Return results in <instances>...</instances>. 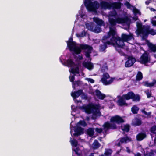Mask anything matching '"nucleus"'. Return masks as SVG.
I'll list each match as a JSON object with an SVG mask.
<instances>
[{
	"label": "nucleus",
	"instance_id": "7ed1b4c3",
	"mask_svg": "<svg viewBox=\"0 0 156 156\" xmlns=\"http://www.w3.org/2000/svg\"><path fill=\"white\" fill-rule=\"evenodd\" d=\"M111 37L106 40H103L102 39L103 44H101L100 45L99 50L101 51H104L107 48V45H113L115 47V43L114 41H112L111 40Z\"/></svg>",
	"mask_w": 156,
	"mask_h": 156
},
{
	"label": "nucleus",
	"instance_id": "9d476101",
	"mask_svg": "<svg viewBox=\"0 0 156 156\" xmlns=\"http://www.w3.org/2000/svg\"><path fill=\"white\" fill-rule=\"evenodd\" d=\"M139 62L142 64H145L150 62L148 55L146 53H144L139 59Z\"/></svg>",
	"mask_w": 156,
	"mask_h": 156
},
{
	"label": "nucleus",
	"instance_id": "0eeeda50",
	"mask_svg": "<svg viewBox=\"0 0 156 156\" xmlns=\"http://www.w3.org/2000/svg\"><path fill=\"white\" fill-rule=\"evenodd\" d=\"M136 61V58L132 56H129L127 58V60L125 63L126 67H129L133 65Z\"/></svg>",
	"mask_w": 156,
	"mask_h": 156
},
{
	"label": "nucleus",
	"instance_id": "e433bc0d",
	"mask_svg": "<svg viewBox=\"0 0 156 156\" xmlns=\"http://www.w3.org/2000/svg\"><path fill=\"white\" fill-rule=\"evenodd\" d=\"M82 126L83 127L87 126V124L84 120H80L77 123V126Z\"/></svg>",
	"mask_w": 156,
	"mask_h": 156
},
{
	"label": "nucleus",
	"instance_id": "4be33fe9",
	"mask_svg": "<svg viewBox=\"0 0 156 156\" xmlns=\"http://www.w3.org/2000/svg\"><path fill=\"white\" fill-rule=\"evenodd\" d=\"M109 22L111 26L109 27V28L110 27L113 28L112 27L115 26L117 23H118V22L117 21V18L115 20L112 18H109Z\"/></svg>",
	"mask_w": 156,
	"mask_h": 156
},
{
	"label": "nucleus",
	"instance_id": "a878e982",
	"mask_svg": "<svg viewBox=\"0 0 156 156\" xmlns=\"http://www.w3.org/2000/svg\"><path fill=\"white\" fill-rule=\"evenodd\" d=\"M94 129L92 128H89L87 129V134L89 136L92 137L94 133Z\"/></svg>",
	"mask_w": 156,
	"mask_h": 156
},
{
	"label": "nucleus",
	"instance_id": "dca6fc26",
	"mask_svg": "<svg viewBox=\"0 0 156 156\" xmlns=\"http://www.w3.org/2000/svg\"><path fill=\"white\" fill-rule=\"evenodd\" d=\"M118 23H127L129 21V19L126 16L123 18H117Z\"/></svg>",
	"mask_w": 156,
	"mask_h": 156
},
{
	"label": "nucleus",
	"instance_id": "0e129e2a",
	"mask_svg": "<svg viewBox=\"0 0 156 156\" xmlns=\"http://www.w3.org/2000/svg\"><path fill=\"white\" fill-rule=\"evenodd\" d=\"M151 113V112H147V115H147V116H150Z\"/></svg>",
	"mask_w": 156,
	"mask_h": 156
},
{
	"label": "nucleus",
	"instance_id": "393cba45",
	"mask_svg": "<svg viewBox=\"0 0 156 156\" xmlns=\"http://www.w3.org/2000/svg\"><path fill=\"white\" fill-rule=\"evenodd\" d=\"M131 99L133 101H139L140 99V98L139 94H135L133 92Z\"/></svg>",
	"mask_w": 156,
	"mask_h": 156
},
{
	"label": "nucleus",
	"instance_id": "774afa93",
	"mask_svg": "<svg viewBox=\"0 0 156 156\" xmlns=\"http://www.w3.org/2000/svg\"><path fill=\"white\" fill-rule=\"evenodd\" d=\"M117 145L118 146H120V143H119L117 144Z\"/></svg>",
	"mask_w": 156,
	"mask_h": 156
},
{
	"label": "nucleus",
	"instance_id": "72a5a7b5",
	"mask_svg": "<svg viewBox=\"0 0 156 156\" xmlns=\"http://www.w3.org/2000/svg\"><path fill=\"white\" fill-rule=\"evenodd\" d=\"M139 109L138 107L136 105H134L131 108V111L133 114H136Z\"/></svg>",
	"mask_w": 156,
	"mask_h": 156
},
{
	"label": "nucleus",
	"instance_id": "13d9d810",
	"mask_svg": "<svg viewBox=\"0 0 156 156\" xmlns=\"http://www.w3.org/2000/svg\"><path fill=\"white\" fill-rule=\"evenodd\" d=\"M126 151L128 153H130L131 152V151L129 148L128 147H126Z\"/></svg>",
	"mask_w": 156,
	"mask_h": 156
},
{
	"label": "nucleus",
	"instance_id": "a18cd8bd",
	"mask_svg": "<svg viewBox=\"0 0 156 156\" xmlns=\"http://www.w3.org/2000/svg\"><path fill=\"white\" fill-rule=\"evenodd\" d=\"M96 133H97L99 134L103 132V129L102 128H96L95 129Z\"/></svg>",
	"mask_w": 156,
	"mask_h": 156
},
{
	"label": "nucleus",
	"instance_id": "4c0bfd02",
	"mask_svg": "<svg viewBox=\"0 0 156 156\" xmlns=\"http://www.w3.org/2000/svg\"><path fill=\"white\" fill-rule=\"evenodd\" d=\"M112 152V150L111 149H108L105 151L104 154L106 156H109Z\"/></svg>",
	"mask_w": 156,
	"mask_h": 156
},
{
	"label": "nucleus",
	"instance_id": "f3484780",
	"mask_svg": "<svg viewBox=\"0 0 156 156\" xmlns=\"http://www.w3.org/2000/svg\"><path fill=\"white\" fill-rule=\"evenodd\" d=\"M143 85L144 86L149 87H151L154 86V85L156 83V80L155 79L153 80L152 82L149 83L147 81L143 82Z\"/></svg>",
	"mask_w": 156,
	"mask_h": 156
},
{
	"label": "nucleus",
	"instance_id": "6ab92c4d",
	"mask_svg": "<svg viewBox=\"0 0 156 156\" xmlns=\"http://www.w3.org/2000/svg\"><path fill=\"white\" fill-rule=\"evenodd\" d=\"M83 66L89 70H92L93 68V63L89 62H83L82 63Z\"/></svg>",
	"mask_w": 156,
	"mask_h": 156
},
{
	"label": "nucleus",
	"instance_id": "bb28decb",
	"mask_svg": "<svg viewBox=\"0 0 156 156\" xmlns=\"http://www.w3.org/2000/svg\"><path fill=\"white\" fill-rule=\"evenodd\" d=\"M148 45L151 52H156V46L155 45L151 43H149L148 44Z\"/></svg>",
	"mask_w": 156,
	"mask_h": 156
},
{
	"label": "nucleus",
	"instance_id": "b1692460",
	"mask_svg": "<svg viewBox=\"0 0 156 156\" xmlns=\"http://www.w3.org/2000/svg\"><path fill=\"white\" fill-rule=\"evenodd\" d=\"M133 92L132 91L129 92L126 94H123L122 96L126 100H129L131 99Z\"/></svg>",
	"mask_w": 156,
	"mask_h": 156
},
{
	"label": "nucleus",
	"instance_id": "aec40b11",
	"mask_svg": "<svg viewBox=\"0 0 156 156\" xmlns=\"http://www.w3.org/2000/svg\"><path fill=\"white\" fill-rule=\"evenodd\" d=\"M94 21L98 26H101L104 25V23L103 21L100 19L98 17H94L93 18Z\"/></svg>",
	"mask_w": 156,
	"mask_h": 156
},
{
	"label": "nucleus",
	"instance_id": "c9c22d12",
	"mask_svg": "<svg viewBox=\"0 0 156 156\" xmlns=\"http://www.w3.org/2000/svg\"><path fill=\"white\" fill-rule=\"evenodd\" d=\"M136 26L138 29V34H140V32L139 30H140L143 29V26H142V24L141 23L137 22L136 23Z\"/></svg>",
	"mask_w": 156,
	"mask_h": 156
},
{
	"label": "nucleus",
	"instance_id": "864d4df0",
	"mask_svg": "<svg viewBox=\"0 0 156 156\" xmlns=\"http://www.w3.org/2000/svg\"><path fill=\"white\" fill-rule=\"evenodd\" d=\"M70 81L71 82H73L75 79V77L74 76H69V77Z\"/></svg>",
	"mask_w": 156,
	"mask_h": 156
},
{
	"label": "nucleus",
	"instance_id": "2f4dec72",
	"mask_svg": "<svg viewBox=\"0 0 156 156\" xmlns=\"http://www.w3.org/2000/svg\"><path fill=\"white\" fill-rule=\"evenodd\" d=\"M130 126L128 124L124 125L123 127L122 128V130L124 132H128L130 130Z\"/></svg>",
	"mask_w": 156,
	"mask_h": 156
},
{
	"label": "nucleus",
	"instance_id": "4468645a",
	"mask_svg": "<svg viewBox=\"0 0 156 156\" xmlns=\"http://www.w3.org/2000/svg\"><path fill=\"white\" fill-rule=\"evenodd\" d=\"M122 3L120 2H111V9H118L121 7Z\"/></svg>",
	"mask_w": 156,
	"mask_h": 156
},
{
	"label": "nucleus",
	"instance_id": "a211bd4d",
	"mask_svg": "<svg viewBox=\"0 0 156 156\" xmlns=\"http://www.w3.org/2000/svg\"><path fill=\"white\" fill-rule=\"evenodd\" d=\"M95 92L96 95L100 99L103 100L106 97L105 94H102L98 89H96L95 90Z\"/></svg>",
	"mask_w": 156,
	"mask_h": 156
},
{
	"label": "nucleus",
	"instance_id": "f03ea898",
	"mask_svg": "<svg viewBox=\"0 0 156 156\" xmlns=\"http://www.w3.org/2000/svg\"><path fill=\"white\" fill-rule=\"evenodd\" d=\"M86 113L89 114L92 113V118L94 119L98 114L100 113L98 105L93 104H89L83 107Z\"/></svg>",
	"mask_w": 156,
	"mask_h": 156
},
{
	"label": "nucleus",
	"instance_id": "c85d7f7f",
	"mask_svg": "<svg viewBox=\"0 0 156 156\" xmlns=\"http://www.w3.org/2000/svg\"><path fill=\"white\" fill-rule=\"evenodd\" d=\"M93 148L94 149H97L100 146V144L99 143L97 140H94L93 143Z\"/></svg>",
	"mask_w": 156,
	"mask_h": 156
},
{
	"label": "nucleus",
	"instance_id": "ea45409f",
	"mask_svg": "<svg viewBox=\"0 0 156 156\" xmlns=\"http://www.w3.org/2000/svg\"><path fill=\"white\" fill-rule=\"evenodd\" d=\"M145 92L148 98H149L151 97V91L149 89H147L145 91Z\"/></svg>",
	"mask_w": 156,
	"mask_h": 156
},
{
	"label": "nucleus",
	"instance_id": "49530a36",
	"mask_svg": "<svg viewBox=\"0 0 156 156\" xmlns=\"http://www.w3.org/2000/svg\"><path fill=\"white\" fill-rule=\"evenodd\" d=\"M95 33H99L101 32L102 30L101 28L99 27H96L94 30Z\"/></svg>",
	"mask_w": 156,
	"mask_h": 156
},
{
	"label": "nucleus",
	"instance_id": "c756f323",
	"mask_svg": "<svg viewBox=\"0 0 156 156\" xmlns=\"http://www.w3.org/2000/svg\"><path fill=\"white\" fill-rule=\"evenodd\" d=\"M143 78V74L140 71H138L136 76V80L140 81Z\"/></svg>",
	"mask_w": 156,
	"mask_h": 156
},
{
	"label": "nucleus",
	"instance_id": "680f3d73",
	"mask_svg": "<svg viewBox=\"0 0 156 156\" xmlns=\"http://www.w3.org/2000/svg\"><path fill=\"white\" fill-rule=\"evenodd\" d=\"M133 20H134L135 21H136V20H138V18L137 16H135V17H133Z\"/></svg>",
	"mask_w": 156,
	"mask_h": 156
},
{
	"label": "nucleus",
	"instance_id": "cd10ccee",
	"mask_svg": "<svg viewBox=\"0 0 156 156\" xmlns=\"http://www.w3.org/2000/svg\"><path fill=\"white\" fill-rule=\"evenodd\" d=\"M110 77L108 73H104L103 75V77L101 79V80L103 83L107 82V79Z\"/></svg>",
	"mask_w": 156,
	"mask_h": 156
},
{
	"label": "nucleus",
	"instance_id": "09e8293b",
	"mask_svg": "<svg viewBox=\"0 0 156 156\" xmlns=\"http://www.w3.org/2000/svg\"><path fill=\"white\" fill-rule=\"evenodd\" d=\"M117 15V13L115 11H113L111 12L110 15L112 17H114Z\"/></svg>",
	"mask_w": 156,
	"mask_h": 156
},
{
	"label": "nucleus",
	"instance_id": "de8ad7c7",
	"mask_svg": "<svg viewBox=\"0 0 156 156\" xmlns=\"http://www.w3.org/2000/svg\"><path fill=\"white\" fill-rule=\"evenodd\" d=\"M149 34H150L152 35H155L156 34V31L153 29H151L150 30Z\"/></svg>",
	"mask_w": 156,
	"mask_h": 156
},
{
	"label": "nucleus",
	"instance_id": "79ce46f5",
	"mask_svg": "<svg viewBox=\"0 0 156 156\" xmlns=\"http://www.w3.org/2000/svg\"><path fill=\"white\" fill-rule=\"evenodd\" d=\"M142 124V121L141 120L139 119H136L135 125L136 126H140Z\"/></svg>",
	"mask_w": 156,
	"mask_h": 156
},
{
	"label": "nucleus",
	"instance_id": "37998d69",
	"mask_svg": "<svg viewBox=\"0 0 156 156\" xmlns=\"http://www.w3.org/2000/svg\"><path fill=\"white\" fill-rule=\"evenodd\" d=\"M71 144L72 145L76 147L77 146L78 142V141L75 140H73L71 141Z\"/></svg>",
	"mask_w": 156,
	"mask_h": 156
},
{
	"label": "nucleus",
	"instance_id": "2eb2a0df",
	"mask_svg": "<svg viewBox=\"0 0 156 156\" xmlns=\"http://www.w3.org/2000/svg\"><path fill=\"white\" fill-rule=\"evenodd\" d=\"M103 127V130L104 131L103 132V133L104 134V137H105V134L108 130L110 129V123L107 122H105L102 126Z\"/></svg>",
	"mask_w": 156,
	"mask_h": 156
},
{
	"label": "nucleus",
	"instance_id": "20e7f679",
	"mask_svg": "<svg viewBox=\"0 0 156 156\" xmlns=\"http://www.w3.org/2000/svg\"><path fill=\"white\" fill-rule=\"evenodd\" d=\"M83 93V90L81 89L78 90L76 91L72 92L71 93V96L73 98V100L77 104L79 103H81L82 101L81 100H78L76 98L78 97Z\"/></svg>",
	"mask_w": 156,
	"mask_h": 156
},
{
	"label": "nucleus",
	"instance_id": "338daca9",
	"mask_svg": "<svg viewBox=\"0 0 156 156\" xmlns=\"http://www.w3.org/2000/svg\"><path fill=\"white\" fill-rule=\"evenodd\" d=\"M94 153H91L90 154V155H89V156H94Z\"/></svg>",
	"mask_w": 156,
	"mask_h": 156
},
{
	"label": "nucleus",
	"instance_id": "423d86ee",
	"mask_svg": "<svg viewBox=\"0 0 156 156\" xmlns=\"http://www.w3.org/2000/svg\"><path fill=\"white\" fill-rule=\"evenodd\" d=\"M150 27L149 26L146 27L145 25L143 26V29L140 30H139L140 34H142V38L145 39L148 36L150 31Z\"/></svg>",
	"mask_w": 156,
	"mask_h": 156
},
{
	"label": "nucleus",
	"instance_id": "f8f14e48",
	"mask_svg": "<svg viewBox=\"0 0 156 156\" xmlns=\"http://www.w3.org/2000/svg\"><path fill=\"white\" fill-rule=\"evenodd\" d=\"M118 98H119L117 101L118 105L120 106H127L128 104L126 102L125 99L122 96H118Z\"/></svg>",
	"mask_w": 156,
	"mask_h": 156
},
{
	"label": "nucleus",
	"instance_id": "58836bf2",
	"mask_svg": "<svg viewBox=\"0 0 156 156\" xmlns=\"http://www.w3.org/2000/svg\"><path fill=\"white\" fill-rule=\"evenodd\" d=\"M150 131L152 133L156 134V125L151 127L150 128Z\"/></svg>",
	"mask_w": 156,
	"mask_h": 156
},
{
	"label": "nucleus",
	"instance_id": "f704fd0d",
	"mask_svg": "<svg viewBox=\"0 0 156 156\" xmlns=\"http://www.w3.org/2000/svg\"><path fill=\"white\" fill-rule=\"evenodd\" d=\"M131 140L128 136H124L120 139V141L122 143H126L128 141H130Z\"/></svg>",
	"mask_w": 156,
	"mask_h": 156
},
{
	"label": "nucleus",
	"instance_id": "69168bd1",
	"mask_svg": "<svg viewBox=\"0 0 156 156\" xmlns=\"http://www.w3.org/2000/svg\"><path fill=\"white\" fill-rule=\"evenodd\" d=\"M141 154L140 153H138L136 155H135V156H141Z\"/></svg>",
	"mask_w": 156,
	"mask_h": 156
},
{
	"label": "nucleus",
	"instance_id": "9b49d317",
	"mask_svg": "<svg viewBox=\"0 0 156 156\" xmlns=\"http://www.w3.org/2000/svg\"><path fill=\"white\" fill-rule=\"evenodd\" d=\"M111 2L102 1L100 2V6L101 9H111Z\"/></svg>",
	"mask_w": 156,
	"mask_h": 156
},
{
	"label": "nucleus",
	"instance_id": "473e14b6",
	"mask_svg": "<svg viewBox=\"0 0 156 156\" xmlns=\"http://www.w3.org/2000/svg\"><path fill=\"white\" fill-rule=\"evenodd\" d=\"M71 73L73 74L76 73L78 74L79 73V68L77 66L76 67L72 68L71 69Z\"/></svg>",
	"mask_w": 156,
	"mask_h": 156
},
{
	"label": "nucleus",
	"instance_id": "8fccbe9b",
	"mask_svg": "<svg viewBox=\"0 0 156 156\" xmlns=\"http://www.w3.org/2000/svg\"><path fill=\"white\" fill-rule=\"evenodd\" d=\"M116 128L117 126L115 124H110V129H115Z\"/></svg>",
	"mask_w": 156,
	"mask_h": 156
},
{
	"label": "nucleus",
	"instance_id": "39448f33",
	"mask_svg": "<svg viewBox=\"0 0 156 156\" xmlns=\"http://www.w3.org/2000/svg\"><path fill=\"white\" fill-rule=\"evenodd\" d=\"M81 48L83 50H87V51L85 52L84 55L87 58H90V54L91 53V51L93 50L92 47L89 45L86 44L85 45L81 46Z\"/></svg>",
	"mask_w": 156,
	"mask_h": 156
},
{
	"label": "nucleus",
	"instance_id": "a19ab883",
	"mask_svg": "<svg viewBox=\"0 0 156 156\" xmlns=\"http://www.w3.org/2000/svg\"><path fill=\"white\" fill-rule=\"evenodd\" d=\"M80 83V81H76L74 82H73L72 83L73 88L74 89H75L76 85H77V86H79Z\"/></svg>",
	"mask_w": 156,
	"mask_h": 156
},
{
	"label": "nucleus",
	"instance_id": "c03bdc74",
	"mask_svg": "<svg viewBox=\"0 0 156 156\" xmlns=\"http://www.w3.org/2000/svg\"><path fill=\"white\" fill-rule=\"evenodd\" d=\"M79 149L78 148H76L74 150V151L75 152L76 154L78 156H82V153L81 152H78Z\"/></svg>",
	"mask_w": 156,
	"mask_h": 156
},
{
	"label": "nucleus",
	"instance_id": "052dcab7",
	"mask_svg": "<svg viewBox=\"0 0 156 156\" xmlns=\"http://www.w3.org/2000/svg\"><path fill=\"white\" fill-rule=\"evenodd\" d=\"M83 58V56L82 55H79L78 56V59L79 60H81Z\"/></svg>",
	"mask_w": 156,
	"mask_h": 156
},
{
	"label": "nucleus",
	"instance_id": "bf43d9fd",
	"mask_svg": "<svg viewBox=\"0 0 156 156\" xmlns=\"http://www.w3.org/2000/svg\"><path fill=\"white\" fill-rule=\"evenodd\" d=\"M152 23L153 24V25L155 26H156V21L152 20Z\"/></svg>",
	"mask_w": 156,
	"mask_h": 156
},
{
	"label": "nucleus",
	"instance_id": "ddd939ff",
	"mask_svg": "<svg viewBox=\"0 0 156 156\" xmlns=\"http://www.w3.org/2000/svg\"><path fill=\"white\" fill-rule=\"evenodd\" d=\"M84 129L80 127L77 126L76 128H75L74 131L75 133L73 134L74 136H78L81 134L83 133Z\"/></svg>",
	"mask_w": 156,
	"mask_h": 156
},
{
	"label": "nucleus",
	"instance_id": "1a4fd4ad",
	"mask_svg": "<svg viewBox=\"0 0 156 156\" xmlns=\"http://www.w3.org/2000/svg\"><path fill=\"white\" fill-rule=\"evenodd\" d=\"M110 121L112 123H115L118 124L122 123L124 122L122 118L118 115L112 117L110 119Z\"/></svg>",
	"mask_w": 156,
	"mask_h": 156
},
{
	"label": "nucleus",
	"instance_id": "3c124183",
	"mask_svg": "<svg viewBox=\"0 0 156 156\" xmlns=\"http://www.w3.org/2000/svg\"><path fill=\"white\" fill-rule=\"evenodd\" d=\"M125 5L128 8L130 9L131 7H132V5L129 2H126V3L125 4Z\"/></svg>",
	"mask_w": 156,
	"mask_h": 156
},
{
	"label": "nucleus",
	"instance_id": "6e6552de",
	"mask_svg": "<svg viewBox=\"0 0 156 156\" xmlns=\"http://www.w3.org/2000/svg\"><path fill=\"white\" fill-rule=\"evenodd\" d=\"M76 44L75 46H73L71 47V48H69V50L71 51H73L74 54L76 55L80 54L81 52L82 49L81 46L83 45H85L86 44H80L79 47L76 46Z\"/></svg>",
	"mask_w": 156,
	"mask_h": 156
},
{
	"label": "nucleus",
	"instance_id": "e2e57ef3",
	"mask_svg": "<svg viewBox=\"0 0 156 156\" xmlns=\"http://www.w3.org/2000/svg\"><path fill=\"white\" fill-rule=\"evenodd\" d=\"M142 112L143 113L144 115H147V112L146 111L144 110H142Z\"/></svg>",
	"mask_w": 156,
	"mask_h": 156
},
{
	"label": "nucleus",
	"instance_id": "f257e3e1",
	"mask_svg": "<svg viewBox=\"0 0 156 156\" xmlns=\"http://www.w3.org/2000/svg\"><path fill=\"white\" fill-rule=\"evenodd\" d=\"M116 34L115 28H112L110 27L109 31L106 35L103 37L102 40H106L111 37V40L112 41H114L115 43L116 50L119 53H120L121 51V48H123V46H125L124 42H127L132 40L133 38V35L132 33H130L128 35L122 33L120 37L118 36L115 37Z\"/></svg>",
	"mask_w": 156,
	"mask_h": 156
},
{
	"label": "nucleus",
	"instance_id": "412c9836",
	"mask_svg": "<svg viewBox=\"0 0 156 156\" xmlns=\"http://www.w3.org/2000/svg\"><path fill=\"white\" fill-rule=\"evenodd\" d=\"M67 47L69 48H71V47L75 46L76 43V42L73 41V38L72 37L69 38L68 41H67Z\"/></svg>",
	"mask_w": 156,
	"mask_h": 156
},
{
	"label": "nucleus",
	"instance_id": "4d7b16f0",
	"mask_svg": "<svg viewBox=\"0 0 156 156\" xmlns=\"http://www.w3.org/2000/svg\"><path fill=\"white\" fill-rule=\"evenodd\" d=\"M133 12L135 13H138L139 12V11L138 9L135 8L133 9Z\"/></svg>",
	"mask_w": 156,
	"mask_h": 156
},
{
	"label": "nucleus",
	"instance_id": "603ef678",
	"mask_svg": "<svg viewBox=\"0 0 156 156\" xmlns=\"http://www.w3.org/2000/svg\"><path fill=\"white\" fill-rule=\"evenodd\" d=\"M113 81V80L112 79L109 80L108 81H107V82L103 83L105 84V85H107L111 83Z\"/></svg>",
	"mask_w": 156,
	"mask_h": 156
},
{
	"label": "nucleus",
	"instance_id": "5fc2aeb1",
	"mask_svg": "<svg viewBox=\"0 0 156 156\" xmlns=\"http://www.w3.org/2000/svg\"><path fill=\"white\" fill-rule=\"evenodd\" d=\"M82 96L83 98L85 99H87V95L85 94L84 93L83 91V93L82 94Z\"/></svg>",
	"mask_w": 156,
	"mask_h": 156
},
{
	"label": "nucleus",
	"instance_id": "6e6d98bb",
	"mask_svg": "<svg viewBox=\"0 0 156 156\" xmlns=\"http://www.w3.org/2000/svg\"><path fill=\"white\" fill-rule=\"evenodd\" d=\"M88 81L92 83H94V80L91 78H89L88 79Z\"/></svg>",
	"mask_w": 156,
	"mask_h": 156
},
{
	"label": "nucleus",
	"instance_id": "7c9ffc66",
	"mask_svg": "<svg viewBox=\"0 0 156 156\" xmlns=\"http://www.w3.org/2000/svg\"><path fill=\"white\" fill-rule=\"evenodd\" d=\"M67 66L69 67H72L74 65H75L74 62L73 60L70 58H69L67 61Z\"/></svg>",
	"mask_w": 156,
	"mask_h": 156
},
{
	"label": "nucleus",
	"instance_id": "5701e85b",
	"mask_svg": "<svg viewBox=\"0 0 156 156\" xmlns=\"http://www.w3.org/2000/svg\"><path fill=\"white\" fill-rule=\"evenodd\" d=\"M146 136V135L145 133H141L137 135L136 138L138 141H140L145 138Z\"/></svg>",
	"mask_w": 156,
	"mask_h": 156
}]
</instances>
